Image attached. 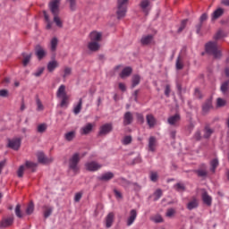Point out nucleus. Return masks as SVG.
<instances>
[{"instance_id": "nucleus-26", "label": "nucleus", "mask_w": 229, "mask_h": 229, "mask_svg": "<svg viewBox=\"0 0 229 229\" xmlns=\"http://www.w3.org/2000/svg\"><path fill=\"white\" fill-rule=\"evenodd\" d=\"M53 17L55 26H57V28H64V21H62V18H60V14H55Z\"/></svg>"}, {"instance_id": "nucleus-56", "label": "nucleus", "mask_w": 229, "mask_h": 229, "mask_svg": "<svg viewBox=\"0 0 229 229\" xmlns=\"http://www.w3.org/2000/svg\"><path fill=\"white\" fill-rule=\"evenodd\" d=\"M150 180L151 182H157L158 180V174L157 172H151Z\"/></svg>"}, {"instance_id": "nucleus-22", "label": "nucleus", "mask_w": 229, "mask_h": 229, "mask_svg": "<svg viewBox=\"0 0 229 229\" xmlns=\"http://www.w3.org/2000/svg\"><path fill=\"white\" fill-rule=\"evenodd\" d=\"M132 72H133V70L131 69V67H130V66L125 67L123 69L122 72L120 73V77L123 79L128 78V76H130Z\"/></svg>"}, {"instance_id": "nucleus-1", "label": "nucleus", "mask_w": 229, "mask_h": 229, "mask_svg": "<svg viewBox=\"0 0 229 229\" xmlns=\"http://www.w3.org/2000/svg\"><path fill=\"white\" fill-rule=\"evenodd\" d=\"M206 52L208 55H213L215 58H221V50H219V47H217V43L216 42H208L206 44Z\"/></svg>"}, {"instance_id": "nucleus-15", "label": "nucleus", "mask_w": 229, "mask_h": 229, "mask_svg": "<svg viewBox=\"0 0 229 229\" xmlns=\"http://www.w3.org/2000/svg\"><path fill=\"white\" fill-rule=\"evenodd\" d=\"M38 160L39 164H49V163L53 162V158L46 157V155H44L43 152L38 153Z\"/></svg>"}, {"instance_id": "nucleus-63", "label": "nucleus", "mask_w": 229, "mask_h": 229, "mask_svg": "<svg viewBox=\"0 0 229 229\" xmlns=\"http://www.w3.org/2000/svg\"><path fill=\"white\" fill-rule=\"evenodd\" d=\"M208 19V15L207 13H203L199 18V22L203 24V22H205V21H207Z\"/></svg>"}, {"instance_id": "nucleus-50", "label": "nucleus", "mask_w": 229, "mask_h": 229, "mask_svg": "<svg viewBox=\"0 0 229 229\" xmlns=\"http://www.w3.org/2000/svg\"><path fill=\"white\" fill-rule=\"evenodd\" d=\"M72 72V69L71 67H65L63 78H67L68 76H71Z\"/></svg>"}, {"instance_id": "nucleus-37", "label": "nucleus", "mask_w": 229, "mask_h": 229, "mask_svg": "<svg viewBox=\"0 0 229 229\" xmlns=\"http://www.w3.org/2000/svg\"><path fill=\"white\" fill-rule=\"evenodd\" d=\"M31 60V54H23V60H22V65L23 67L28 66Z\"/></svg>"}, {"instance_id": "nucleus-4", "label": "nucleus", "mask_w": 229, "mask_h": 229, "mask_svg": "<svg viewBox=\"0 0 229 229\" xmlns=\"http://www.w3.org/2000/svg\"><path fill=\"white\" fill-rule=\"evenodd\" d=\"M48 6L53 16L60 15V0H52Z\"/></svg>"}, {"instance_id": "nucleus-35", "label": "nucleus", "mask_w": 229, "mask_h": 229, "mask_svg": "<svg viewBox=\"0 0 229 229\" xmlns=\"http://www.w3.org/2000/svg\"><path fill=\"white\" fill-rule=\"evenodd\" d=\"M59 99H61V103H60L61 108H67V106H69V96L62 97Z\"/></svg>"}, {"instance_id": "nucleus-27", "label": "nucleus", "mask_w": 229, "mask_h": 229, "mask_svg": "<svg viewBox=\"0 0 229 229\" xmlns=\"http://www.w3.org/2000/svg\"><path fill=\"white\" fill-rule=\"evenodd\" d=\"M13 224V217H9V218L4 219L1 222V226L2 228H6L8 226H12Z\"/></svg>"}, {"instance_id": "nucleus-60", "label": "nucleus", "mask_w": 229, "mask_h": 229, "mask_svg": "<svg viewBox=\"0 0 229 229\" xmlns=\"http://www.w3.org/2000/svg\"><path fill=\"white\" fill-rule=\"evenodd\" d=\"M201 28H203V23H201V22H199V23L195 26L197 35H200V33H201Z\"/></svg>"}, {"instance_id": "nucleus-8", "label": "nucleus", "mask_w": 229, "mask_h": 229, "mask_svg": "<svg viewBox=\"0 0 229 229\" xmlns=\"http://www.w3.org/2000/svg\"><path fill=\"white\" fill-rule=\"evenodd\" d=\"M155 37L151 34L144 35L141 37L140 42L142 46H149L154 40Z\"/></svg>"}, {"instance_id": "nucleus-28", "label": "nucleus", "mask_w": 229, "mask_h": 229, "mask_svg": "<svg viewBox=\"0 0 229 229\" xmlns=\"http://www.w3.org/2000/svg\"><path fill=\"white\" fill-rule=\"evenodd\" d=\"M223 13H225V10L223 8L216 9L212 14V20L216 21V19H219Z\"/></svg>"}, {"instance_id": "nucleus-29", "label": "nucleus", "mask_w": 229, "mask_h": 229, "mask_svg": "<svg viewBox=\"0 0 229 229\" xmlns=\"http://www.w3.org/2000/svg\"><path fill=\"white\" fill-rule=\"evenodd\" d=\"M149 0H142L140 4V6L141 10L145 13H148V8H149Z\"/></svg>"}, {"instance_id": "nucleus-49", "label": "nucleus", "mask_w": 229, "mask_h": 229, "mask_svg": "<svg viewBox=\"0 0 229 229\" xmlns=\"http://www.w3.org/2000/svg\"><path fill=\"white\" fill-rule=\"evenodd\" d=\"M24 166L27 167V169H32V171H33V169H35V167H37V163L26 161Z\"/></svg>"}, {"instance_id": "nucleus-46", "label": "nucleus", "mask_w": 229, "mask_h": 229, "mask_svg": "<svg viewBox=\"0 0 229 229\" xmlns=\"http://www.w3.org/2000/svg\"><path fill=\"white\" fill-rule=\"evenodd\" d=\"M226 106V100L221 98H218L216 99V106L217 108H222V106Z\"/></svg>"}, {"instance_id": "nucleus-12", "label": "nucleus", "mask_w": 229, "mask_h": 229, "mask_svg": "<svg viewBox=\"0 0 229 229\" xmlns=\"http://www.w3.org/2000/svg\"><path fill=\"white\" fill-rule=\"evenodd\" d=\"M135 219H137V210L131 209L130 211V216L127 218V226H131V225L135 223Z\"/></svg>"}, {"instance_id": "nucleus-5", "label": "nucleus", "mask_w": 229, "mask_h": 229, "mask_svg": "<svg viewBox=\"0 0 229 229\" xmlns=\"http://www.w3.org/2000/svg\"><path fill=\"white\" fill-rule=\"evenodd\" d=\"M22 142L21 138H13L12 140H8V148L11 149H14V151H19V148H21V144Z\"/></svg>"}, {"instance_id": "nucleus-47", "label": "nucleus", "mask_w": 229, "mask_h": 229, "mask_svg": "<svg viewBox=\"0 0 229 229\" xmlns=\"http://www.w3.org/2000/svg\"><path fill=\"white\" fill-rule=\"evenodd\" d=\"M211 171L216 173V169H217V165H219V161L217 159H213L211 161Z\"/></svg>"}, {"instance_id": "nucleus-48", "label": "nucleus", "mask_w": 229, "mask_h": 229, "mask_svg": "<svg viewBox=\"0 0 229 229\" xmlns=\"http://www.w3.org/2000/svg\"><path fill=\"white\" fill-rule=\"evenodd\" d=\"M154 201H158V199H160V198H162V190L157 189L155 192H154Z\"/></svg>"}, {"instance_id": "nucleus-59", "label": "nucleus", "mask_w": 229, "mask_h": 229, "mask_svg": "<svg viewBox=\"0 0 229 229\" xmlns=\"http://www.w3.org/2000/svg\"><path fill=\"white\" fill-rule=\"evenodd\" d=\"M176 214V211L174 208H169L166 211V217H173Z\"/></svg>"}, {"instance_id": "nucleus-31", "label": "nucleus", "mask_w": 229, "mask_h": 229, "mask_svg": "<svg viewBox=\"0 0 229 229\" xmlns=\"http://www.w3.org/2000/svg\"><path fill=\"white\" fill-rule=\"evenodd\" d=\"M131 88L135 89V87H137V85H139V83H140V75L139 74H135L132 76L131 79Z\"/></svg>"}, {"instance_id": "nucleus-7", "label": "nucleus", "mask_w": 229, "mask_h": 229, "mask_svg": "<svg viewBox=\"0 0 229 229\" xmlns=\"http://www.w3.org/2000/svg\"><path fill=\"white\" fill-rule=\"evenodd\" d=\"M114 130L112 123H105L100 127L98 135H108Z\"/></svg>"}, {"instance_id": "nucleus-18", "label": "nucleus", "mask_w": 229, "mask_h": 229, "mask_svg": "<svg viewBox=\"0 0 229 229\" xmlns=\"http://www.w3.org/2000/svg\"><path fill=\"white\" fill-rule=\"evenodd\" d=\"M67 92L65 91V85H61L56 91V98H67Z\"/></svg>"}, {"instance_id": "nucleus-9", "label": "nucleus", "mask_w": 229, "mask_h": 229, "mask_svg": "<svg viewBox=\"0 0 229 229\" xmlns=\"http://www.w3.org/2000/svg\"><path fill=\"white\" fill-rule=\"evenodd\" d=\"M133 123V114L126 112L123 115V126H128Z\"/></svg>"}, {"instance_id": "nucleus-11", "label": "nucleus", "mask_w": 229, "mask_h": 229, "mask_svg": "<svg viewBox=\"0 0 229 229\" xmlns=\"http://www.w3.org/2000/svg\"><path fill=\"white\" fill-rule=\"evenodd\" d=\"M180 119H181L180 114H175L174 115H172V116L168 117L167 123L171 126H176V124H178V123H180Z\"/></svg>"}, {"instance_id": "nucleus-36", "label": "nucleus", "mask_w": 229, "mask_h": 229, "mask_svg": "<svg viewBox=\"0 0 229 229\" xmlns=\"http://www.w3.org/2000/svg\"><path fill=\"white\" fill-rule=\"evenodd\" d=\"M47 131V123H40L37 127L38 133H46Z\"/></svg>"}, {"instance_id": "nucleus-19", "label": "nucleus", "mask_w": 229, "mask_h": 229, "mask_svg": "<svg viewBox=\"0 0 229 229\" xmlns=\"http://www.w3.org/2000/svg\"><path fill=\"white\" fill-rule=\"evenodd\" d=\"M94 125L92 123H87L84 127L81 129V135H89L92 131Z\"/></svg>"}, {"instance_id": "nucleus-14", "label": "nucleus", "mask_w": 229, "mask_h": 229, "mask_svg": "<svg viewBox=\"0 0 229 229\" xmlns=\"http://www.w3.org/2000/svg\"><path fill=\"white\" fill-rule=\"evenodd\" d=\"M101 37H103V34L98 31H93L89 34V38L91 42H101Z\"/></svg>"}, {"instance_id": "nucleus-62", "label": "nucleus", "mask_w": 229, "mask_h": 229, "mask_svg": "<svg viewBox=\"0 0 229 229\" xmlns=\"http://www.w3.org/2000/svg\"><path fill=\"white\" fill-rule=\"evenodd\" d=\"M137 120L142 123H144V115L140 113L136 114Z\"/></svg>"}, {"instance_id": "nucleus-57", "label": "nucleus", "mask_w": 229, "mask_h": 229, "mask_svg": "<svg viewBox=\"0 0 229 229\" xmlns=\"http://www.w3.org/2000/svg\"><path fill=\"white\" fill-rule=\"evenodd\" d=\"M187 26V20H183L181 23L180 28L178 29V32L182 33V31H183V30H185V27Z\"/></svg>"}, {"instance_id": "nucleus-2", "label": "nucleus", "mask_w": 229, "mask_h": 229, "mask_svg": "<svg viewBox=\"0 0 229 229\" xmlns=\"http://www.w3.org/2000/svg\"><path fill=\"white\" fill-rule=\"evenodd\" d=\"M80 160H81V157L80 156V153L76 152L74 153L69 159V169L73 171V173H76L78 171V164H80Z\"/></svg>"}, {"instance_id": "nucleus-54", "label": "nucleus", "mask_w": 229, "mask_h": 229, "mask_svg": "<svg viewBox=\"0 0 229 229\" xmlns=\"http://www.w3.org/2000/svg\"><path fill=\"white\" fill-rule=\"evenodd\" d=\"M131 143V136H125L123 140V144L124 146H128V144Z\"/></svg>"}, {"instance_id": "nucleus-21", "label": "nucleus", "mask_w": 229, "mask_h": 229, "mask_svg": "<svg viewBox=\"0 0 229 229\" xmlns=\"http://www.w3.org/2000/svg\"><path fill=\"white\" fill-rule=\"evenodd\" d=\"M43 15H44L45 22L47 24L46 29L51 30V28H53V21H51V19H49V14H47V12L43 11Z\"/></svg>"}, {"instance_id": "nucleus-44", "label": "nucleus", "mask_w": 229, "mask_h": 229, "mask_svg": "<svg viewBox=\"0 0 229 229\" xmlns=\"http://www.w3.org/2000/svg\"><path fill=\"white\" fill-rule=\"evenodd\" d=\"M174 187L178 192H183V191H185V184L182 182L176 183Z\"/></svg>"}, {"instance_id": "nucleus-55", "label": "nucleus", "mask_w": 229, "mask_h": 229, "mask_svg": "<svg viewBox=\"0 0 229 229\" xmlns=\"http://www.w3.org/2000/svg\"><path fill=\"white\" fill-rule=\"evenodd\" d=\"M210 108H212V104H210L209 102L204 104L202 106V110L205 113L208 112V110H210Z\"/></svg>"}, {"instance_id": "nucleus-30", "label": "nucleus", "mask_w": 229, "mask_h": 229, "mask_svg": "<svg viewBox=\"0 0 229 229\" xmlns=\"http://www.w3.org/2000/svg\"><path fill=\"white\" fill-rule=\"evenodd\" d=\"M58 67V62L57 61H50L47 64V71L49 72H53Z\"/></svg>"}, {"instance_id": "nucleus-17", "label": "nucleus", "mask_w": 229, "mask_h": 229, "mask_svg": "<svg viewBox=\"0 0 229 229\" xmlns=\"http://www.w3.org/2000/svg\"><path fill=\"white\" fill-rule=\"evenodd\" d=\"M100 47L101 45L98 41H90L89 43H88V49H89V51H99Z\"/></svg>"}, {"instance_id": "nucleus-42", "label": "nucleus", "mask_w": 229, "mask_h": 229, "mask_svg": "<svg viewBox=\"0 0 229 229\" xmlns=\"http://www.w3.org/2000/svg\"><path fill=\"white\" fill-rule=\"evenodd\" d=\"M212 133H214V131L210 127L206 126L204 129L205 139H209V137L212 135Z\"/></svg>"}, {"instance_id": "nucleus-38", "label": "nucleus", "mask_w": 229, "mask_h": 229, "mask_svg": "<svg viewBox=\"0 0 229 229\" xmlns=\"http://www.w3.org/2000/svg\"><path fill=\"white\" fill-rule=\"evenodd\" d=\"M44 208H45V210H44V217L46 219H47V217H49V216H51V214H53V208H51L49 206H45Z\"/></svg>"}, {"instance_id": "nucleus-32", "label": "nucleus", "mask_w": 229, "mask_h": 229, "mask_svg": "<svg viewBox=\"0 0 229 229\" xmlns=\"http://www.w3.org/2000/svg\"><path fill=\"white\" fill-rule=\"evenodd\" d=\"M83 106V99L80 98L78 105H76L73 108V114L78 115L81 112V106Z\"/></svg>"}, {"instance_id": "nucleus-33", "label": "nucleus", "mask_w": 229, "mask_h": 229, "mask_svg": "<svg viewBox=\"0 0 229 229\" xmlns=\"http://www.w3.org/2000/svg\"><path fill=\"white\" fill-rule=\"evenodd\" d=\"M114 223V213H109L106 218V228H110Z\"/></svg>"}, {"instance_id": "nucleus-61", "label": "nucleus", "mask_w": 229, "mask_h": 229, "mask_svg": "<svg viewBox=\"0 0 229 229\" xmlns=\"http://www.w3.org/2000/svg\"><path fill=\"white\" fill-rule=\"evenodd\" d=\"M43 73L44 68H38V71L34 72V76H36V78H39V76H42Z\"/></svg>"}, {"instance_id": "nucleus-25", "label": "nucleus", "mask_w": 229, "mask_h": 229, "mask_svg": "<svg viewBox=\"0 0 229 229\" xmlns=\"http://www.w3.org/2000/svg\"><path fill=\"white\" fill-rule=\"evenodd\" d=\"M202 200L205 205H208V207H210V205H212V197H210V195H208V193L207 192H204L202 194Z\"/></svg>"}, {"instance_id": "nucleus-20", "label": "nucleus", "mask_w": 229, "mask_h": 229, "mask_svg": "<svg viewBox=\"0 0 229 229\" xmlns=\"http://www.w3.org/2000/svg\"><path fill=\"white\" fill-rule=\"evenodd\" d=\"M114 178V173L107 172L106 174H103L101 176L98 177V180L100 182H110Z\"/></svg>"}, {"instance_id": "nucleus-64", "label": "nucleus", "mask_w": 229, "mask_h": 229, "mask_svg": "<svg viewBox=\"0 0 229 229\" xmlns=\"http://www.w3.org/2000/svg\"><path fill=\"white\" fill-rule=\"evenodd\" d=\"M215 40H219V38H223V31L219 30L214 37Z\"/></svg>"}, {"instance_id": "nucleus-6", "label": "nucleus", "mask_w": 229, "mask_h": 229, "mask_svg": "<svg viewBox=\"0 0 229 229\" xmlns=\"http://www.w3.org/2000/svg\"><path fill=\"white\" fill-rule=\"evenodd\" d=\"M85 167H86L87 171L96 172V171H99V169H101V167H103V165H99L96 161H91V162L86 163Z\"/></svg>"}, {"instance_id": "nucleus-45", "label": "nucleus", "mask_w": 229, "mask_h": 229, "mask_svg": "<svg viewBox=\"0 0 229 229\" xmlns=\"http://www.w3.org/2000/svg\"><path fill=\"white\" fill-rule=\"evenodd\" d=\"M66 1L70 6V10L72 12H75V10L77 8L76 0H66Z\"/></svg>"}, {"instance_id": "nucleus-23", "label": "nucleus", "mask_w": 229, "mask_h": 229, "mask_svg": "<svg viewBox=\"0 0 229 229\" xmlns=\"http://www.w3.org/2000/svg\"><path fill=\"white\" fill-rule=\"evenodd\" d=\"M198 199L193 198L188 204L187 208L188 210H194V208H198Z\"/></svg>"}, {"instance_id": "nucleus-3", "label": "nucleus", "mask_w": 229, "mask_h": 229, "mask_svg": "<svg viewBox=\"0 0 229 229\" xmlns=\"http://www.w3.org/2000/svg\"><path fill=\"white\" fill-rule=\"evenodd\" d=\"M128 6V0H118L117 1V18L123 19L126 15V8Z\"/></svg>"}, {"instance_id": "nucleus-24", "label": "nucleus", "mask_w": 229, "mask_h": 229, "mask_svg": "<svg viewBox=\"0 0 229 229\" xmlns=\"http://www.w3.org/2000/svg\"><path fill=\"white\" fill-rule=\"evenodd\" d=\"M195 173L199 176L200 178H205L208 174V172L207 171V165H203L202 169H199L195 171Z\"/></svg>"}, {"instance_id": "nucleus-16", "label": "nucleus", "mask_w": 229, "mask_h": 229, "mask_svg": "<svg viewBox=\"0 0 229 229\" xmlns=\"http://www.w3.org/2000/svg\"><path fill=\"white\" fill-rule=\"evenodd\" d=\"M146 120L149 128H155L157 126V118L153 114H147Z\"/></svg>"}, {"instance_id": "nucleus-13", "label": "nucleus", "mask_w": 229, "mask_h": 229, "mask_svg": "<svg viewBox=\"0 0 229 229\" xmlns=\"http://www.w3.org/2000/svg\"><path fill=\"white\" fill-rule=\"evenodd\" d=\"M157 150V138L155 136H151L148 139V151L154 153Z\"/></svg>"}, {"instance_id": "nucleus-51", "label": "nucleus", "mask_w": 229, "mask_h": 229, "mask_svg": "<svg viewBox=\"0 0 229 229\" xmlns=\"http://www.w3.org/2000/svg\"><path fill=\"white\" fill-rule=\"evenodd\" d=\"M26 169V166L24 165H21L18 169L17 174L19 178H22L24 175V170Z\"/></svg>"}, {"instance_id": "nucleus-43", "label": "nucleus", "mask_w": 229, "mask_h": 229, "mask_svg": "<svg viewBox=\"0 0 229 229\" xmlns=\"http://www.w3.org/2000/svg\"><path fill=\"white\" fill-rule=\"evenodd\" d=\"M35 210V205L33 204V202H30L27 208H26V214L28 216H31V213Z\"/></svg>"}, {"instance_id": "nucleus-41", "label": "nucleus", "mask_w": 229, "mask_h": 229, "mask_svg": "<svg viewBox=\"0 0 229 229\" xmlns=\"http://www.w3.org/2000/svg\"><path fill=\"white\" fill-rule=\"evenodd\" d=\"M175 67L178 71H182L183 69V62L182 61V56L179 55L177 57L176 63H175Z\"/></svg>"}, {"instance_id": "nucleus-34", "label": "nucleus", "mask_w": 229, "mask_h": 229, "mask_svg": "<svg viewBox=\"0 0 229 229\" xmlns=\"http://www.w3.org/2000/svg\"><path fill=\"white\" fill-rule=\"evenodd\" d=\"M76 137V131H72L64 134V139L68 142H71Z\"/></svg>"}, {"instance_id": "nucleus-39", "label": "nucleus", "mask_w": 229, "mask_h": 229, "mask_svg": "<svg viewBox=\"0 0 229 229\" xmlns=\"http://www.w3.org/2000/svg\"><path fill=\"white\" fill-rule=\"evenodd\" d=\"M57 47H58V38H53L50 41L51 51H56Z\"/></svg>"}, {"instance_id": "nucleus-53", "label": "nucleus", "mask_w": 229, "mask_h": 229, "mask_svg": "<svg viewBox=\"0 0 229 229\" xmlns=\"http://www.w3.org/2000/svg\"><path fill=\"white\" fill-rule=\"evenodd\" d=\"M15 215L17 216V217H22V212H21V205L18 204L15 208Z\"/></svg>"}, {"instance_id": "nucleus-58", "label": "nucleus", "mask_w": 229, "mask_h": 229, "mask_svg": "<svg viewBox=\"0 0 229 229\" xmlns=\"http://www.w3.org/2000/svg\"><path fill=\"white\" fill-rule=\"evenodd\" d=\"M10 95L8 89H1L0 90V98H8Z\"/></svg>"}, {"instance_id": "nucleus-40", "label": "nucleus", "mask_w": 229, "mask_h": 229, "mask_svg": "<svg viewBox=\"0 0 229 229\" xmlns=\"http://www.w3.org/2000/svg\"><path fill=\"white\" fill-rule=\"evenodd\" d=\"M220 90L224 94H226V92H228V90H229V81H226L222 83V85L220 87Z\"/></svg>"}, {"instance_id": "nucleus-10", "label": "nucleus", "mask_w": 229, "mask_h": 229, "mask_svg": "<svg viewBox=\"0 0 229 229\" xmlns=\"http://www.w3.org/2000/svg\"><path fill=\"white\" fill-rule=\"evenodd\" d=\"M35 53L38 58V60H42V58H44V56H46V50H44V47H42V46H40V45H37L35 47Z\"/></svg>"}, {"instance_id": "nucleus-52", "label": "nucleus", "mask_w": 229, "mask_h": 229, "mask_svg": "<svg viewBox=\"0 0 229 229\" xmlns=\"http://www.w3.org/2000/svg\"><path fill=\"white\" fill-rule=\"evenodd\" d=\"M36 103L38 112H42V110H44V105H42V101H40V98H37Z\"/></svg>"}]
</instances>
